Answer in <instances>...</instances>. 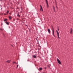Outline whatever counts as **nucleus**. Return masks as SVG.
<instances>
[{
	"instance_id": "obj_6",
	"label": "nucleus",
	"mask_w": 73,
	"mask_h": 73,
	"mask_svg": "<svg viewBox=\"0 0 73 73\" xmlns=\"http://www.w3.org/2000/svg\"><path fill=\"white\" fill-rule=\"evenodd\" d=\"M47 31L49 34H50V29H48Z\"/></svg>"
},
{
	"instance_id": "obj_23",
	"label": "nucleus",
	"mask_w": 73,
	"mask_h": 73,
	"mask_svg": "<svg viewBox=\"0 0 73 73\" xmlns=\"http://www.w3.org/2000/svg\"><path fill=\"white\" fill-rule=\"evenodd\" d=\"M4 15H7V14H5V13H4Z\"/></svg>"
},
{
	"instance_id": "obj_40",
	"label": "nucleus",
	"mask_w": 73,
	"mask_h": 73,
	"mask_svg": "<svg viewBox=\"0 0 73 73\" xmlns=\"http://www.w3.org/2000/svg\"><path fill=\"white\" fill-rule=\"evenodd\" d=\"M60 0V1H61V0Z\"/></svg>"
},
{
	"instance_id": "obj_22",
	"label": "nucleus",
	"mask_w": 73,
	"mask_h": 73,
	"mask_svg": "<svg viewBox=\"0 0 73 73\" xmlns=\"http://www.w3.org/2000/svg\"><path fill=\"white\" fill-rule=\"evenodd\" d=\"M59 31V28L58 27L57 29Z\"/></svg>"
},
{
	"instance_id": "obj_35",
	"label": "nucleus",
	"mask_w": 73,
	"mask_h": 73,
	"mask_svg": "<svg viewBox=\"0 0 73 73\" xmlns=\"http://www.w3.org/2000/svg\"><path fill=\"white\" fill-rule=\"evenodd\" d=\"M56 7L57 8V6H56Z\"/></svg>"
},
{
	"instance_id": "obj_28",
	"label": "nucleus",
	"mask_w": 73,
	"mask_h": 73,
	"mask_svg": "<svg viewBox=\"0 0 73 73\" xmlns=\"http://www.w3.org/2000/svg\"><path fill=\"white\" fill-rule=\"evenodd\" d=\"M17 3H18L19 4H20V3H19V2H18Z\"/></svg>"
},
{
	"instance_id": "obj_21",
	"label": "nucleus",
	"mask_w": 73,
	"mask_h": 73,
	"mask_svg": "<svg viewBox=\"0 0 73 73\" xmlns=\"http://www.w3.org/2000/svg\"><path fill=\"white\" fill-rule=\"evenodd\" d=\"M21 10H23V8H22V7H21Z\"/></svg>"
},
{
	"instance_id": "obj_12",
	"label": "nucleus",
	"mask_w": 73,
	"mask_h": 73,
	"mask_svg": "<svg viewBox=\"0 0 73 73\" xmlns=\"http://www.w3.org/2000/svg\"><path fill=\"white\" fill-rule=\"evenodd\" d=\"M39 70H42V68H39Z\"/></svg>"
},
{
	"instance_id": "obj_26",
	"label": "nucleus",
	"mask_w": 73,
	"mask_h": 73,
	"mask_svg": "<svg viewBox=\"0 0 73 73\" xmlns=\"http://www.w3.org/2000/svg\"><path fill=\"white\" fill-rule=\"evenodd\" d=\"M3 0H0V1H3Z\"/></svg>"
},
{
	"instance_id": "obj_13",
	"label": "nucleus",
	"mask_w": 73,
	"mask_h": 73,
	"mask_svg": "<svg viewBox=\"0 0 73 73\" xmlns=\"http://www.w3.org/2000/svg\"><path fill=\"white\" fill-rule=\"evenodd\" d=\"M54 33H52V35H53V36L55 37L56 36H55L54 35Z\"/></svg>"
},
{
	"instance_id": "obj_19",
	"label": "nucleus",
	"mask_w": 73,
	"mask_h": 73,
	"mask_svg": "<svg viewBox=\"0 0 73 73\" xmlns=\"http://www.w3.org/2000/svg\"><path fill=\"white\" fill-rule=\"evenodd\" d=\"M0 30L1 31H3V29H1V28H0Z\"/></svg>"
},
{
	"instance_id": "obj_4",
	"label": "nucleus",
	"mask_w": 73,
	"mask_h": 73,
	"mask_svg": "<svg viewBox=\"0 0 73 73\" xmlns=\"http://www.w3.org/2000/svg\"><path fill=\"white\" fill-rule=\"evenodd\" d=\"M40 11H42L43 12V9H42V6H41V5H40Z\"/></svg>"
},
{
	"instance_id": "obj_30",
	"label": "nucleus",
	"mask_w": 73,
	"mask_h": 73,
	"mask_svg": "<svg viewBox=\"0 0 73 73\" xmlns=\"http://www.w3.org/2000/svg\"><path fill=\"white\" fill-rule=\"evenodd\" d=\"M48 67L49 68H50V66L48 65Z\"/></svg>"
},
{
	"instance_id": "obj_1",
	"label": "nucleus",
	"mask_w": 73,
	"mask_h": 73,
	"mask_svg": "<svg viewBox=\"0 0 73 73\" xmlns=\"http://www.w3.org/2000/svg\"><path fill=\"white\" fill-rule=\"evenodd\" d=\"M57 61L58 62V64H60V65H61V61L58 58H57Z\"/></svg>"
},
{
	"instance_id": "obj_20",
	"label": "nucleus",
	"mask_w": 73,
	"mask_h": 73,
	"mask_svg": "<svg viewBox=\"0 0 73 73\" xmlns=\"http://www.w3.org/2000/svg\"><path fill=\"white\" fill-rule=\"evenodd\" d=\"M18 66H19V65H17V68Z\"/></svg>"
},
{
	"instance_id": "obj_29",
	"label": "nucleus",
	"mask_w": 73,
	"mask_h": 73,
	"mask_svg": "<svg viewBox=\"0 0 73 73\" xmlns=\"http://www.w3.org/2000/svg\"><path fill=\"white\" fill-rule=\"evenodd\" d=\"M28 29H29V30H30V29L29 28H28Z\"/></svg>"
},
{
	"instance_id": "obj_15",
	"label": "nucleus",
	"mask_w": 73,
	"mask_h": 73,
	"mask_svg": "<svg viewBox=\"0 0 73 73\" xmlns=\"http://www.w3.org/2000/svg\"><path fill=\"white\" fill-rule=\"evenodd\" d=\"M6 13L7 14H8V13H9V11H8V10L7 11Z\"/></svg>"
},
{
	"instance_id": "obj_24",
	"label": "nucleus",
	"mask_w": 73,
	"mask_h": 73,
	"mask_svg": "<svg viewBox=\"0 0 73 73\" xmlns=\"http://www.w3.org/2000/svg\"><path fill=\"white\" fill-rule=\"evenodd\" d=\"M44 69H46V67H45Z\"/></svg>"
},
{
	"instance_id": "obj_14",
	"label": "nucleus",
	"mask_w": 73,
	"mask_h": 73,
	"mask_svg": "<svg viewBox=\"0 0 73 73\" xmlns=\"http://www.w3.org/2000/svg\"><path fill=\"white\" fill-rule=\"evenodd\" d=\"M52 29H53L52 30V33H54V29H53V28H52Z\"/></svg>"
},
{
	"instance_id": "obj_38",
	"label": "nucleus",
	"mask_w": 73,
	"mask_h": 73,
	"mask_svg": "<svg viewBox=\"0 0 73 73\" xmlns=\"http://www.w3.org/2000/svg\"><path fill=\"white\" fill-rule=\"evenodd\" d=\"M54 11L55 12H56V11H55H55Z\"/></svg>"
},
{
	"instance_id": "obj_18",
	"label": "nucleus",
	"mask_w": 73,
	"mask_h": 73,
	"mask_svg": "<svg viewBox=\"0 0 73 73\" xmlns=\"http://www.w3.org/2000/svg\"><path fill=\"white\" fill-rule=\"evenodd\" d=\"M53 9H54V11H55V9L54 8V7L53 6Z\"/></svg>"
},
{
	"instance_id": "obj_33",
	"label": "nucleus",
	"mask_w": 73,
	"mask_h": 73,
	"mask_svg": "<svg viewBox=\"0 0 73 73\" xmlns=\"http://www.w3.org/2000/svg\"><path fill=\"white\" fill-rule=\"evenodd\" d=\"M29 32H31V31L30 30H29Z\"/></svg>"
},
{
	"instance_id": "obj_11",
	"label": "nucleus",
	"mask_w": 73,
	"mask_h": 73,
	"mask_svg": "<svg viewBox=\"0 0 73 73\" xmlns=\"http://www.w3.org/2000/svg\"><path fill=\"white\" fill-rule=\"evenodd\" d=\"M9 20H11V19H12V17L11 16H9Z\"/></svg>"
},
{
	"instance_id": "obj_7",
	"label": "nucleus",
	"mask_w": 73,
	"mask_h": 73,
	"mask_svg": "<svg viewBox=\"0 0 73 73\" xmlns=\"http://www.w3.org/2000/svg\"><path fill=\"white\" fill-rule=\"evenodd\" d=\"M5 23H6V24H7V25H9V23L8 22H7V21L5 22Z\"/></svg>"
},
{
	"instance_id": "obj_34",
	"label": "nucleus",
	"mask_w": 73,
	"mask_h": 73,
	"mask_svg": "<svg viewBox=\"0 0 73 73\" xmlns=\"http://www.w3.org/2000/svg\"><path fill=\"white\" fill-rule=\"evenodd\" d=\"M3 9V8H1V10H2Z\"/></svg>"
},
{
	"instance_id": "obj_16",
	"label": "nucleus",
	"mask_w": 73,
	"mask_h": 73,
	"mask_svg": "<svg viewBox=\"0 0 73 73\" xmlns=\"http://www.w3.org/2000/svg\"><path fill=\"white\" fill-rule=\"evenodd\" d=\"M17 16L19 17H20V15L19 14H18L17 15Z\"/></svg>"
},
{
	"instance_id": "obj_10",
	"label": "nucleus",
	"mask_w": 73,
	"mask_h": 73,
	"mask_svg": "<svg viewBox=\"0 0 73 73\" xmlns=\"http://www.w3.org/2000/svg\"><path fill=\"white\" fill-rule=\"evenodd\" d=\"M7 20H8V19H4V21H5V22H6Z\"/></svg>"
},
{
	"instance_id": "obj_2",
	"label": "nucleus",
	"mask_w": 73,
	"mask_h": 73,
	"mask_svg": "<svg viewBox=\"0 0 73 73\" xmlns=\"http://www.w3.org/2000/svg\"><path fill=\"white\" fill-rule=\"evenodd\" d=\"M56 32L57 33L58 38H61L59 37V33H58L57 30H56Z\"/></svg>"
},
{
	"instance_id": "obj_9",
	"label": "nucleus",
	"mask_w": 73,
	"mask_h": 73,
	"mask_svg": "<svg viewBox=\"0 0 73 73\" xmlns=\"http://www.w3.org/2000/svg\"><path fill=\"white\" fill-rule=\"evenodd\" d=\"M11 62V60H7V61L6 62H7L8 63H9Z\"/></svg>"
},
{
	"instance_id": "obj_39",
	"label": "nucleus",
	"mask_w": 73,
	"mask_h": 73,
	"mask_svg": "<svg viewBox=\"0 0 73 73\" xmlns=\"http://www.w3.org/2000/svg\"><path fill=\"white\" fill-rule=\"evenodd\" d=\"M2 15H3V13L2 14Z\"/></svg>"
},
{
	"instance_id": "obj_36",
	"label": "nucleus",
	"mask_w": 73,
	"mask_h": 73,
	"mask_svg": "<svg viewBox=\"0 0 73 73\" xmlns=\"http://www.w3.org/2000/svg\"><path fill=\"white\" fill-rule=\"evenodd\" d=\"M38 38V37H36V38Z\"/></svg>"
},
{
	"instance_id": "obj_37",
	"label": "nucleus",
	"mask_w": 73,
	"mask_h": 73,
	"mask_svg": "<svg viewBox=\"0 0 73 73\" xmlns=\"http://www.w3.org/2000/svg\"><path fill=\"white\" fill-rule=\"evenodd\" d=\"M16 64H18V63H16Z\"/></svg>"
},
{
	"instance_id": "obj_25",
	"label": "nucleus",
	"mask_w": 73,
	"mask_h": 73,
	"mask_svg": "<svg viewBox=\"0 0 73 73\" xmlns=\"http://www.w3.org/2000/svg\"><path fill=\"white\" fill-rule=\"evenodd\" d=\"M25 26H26L27 27H28V25H25Z\"/></svg>"
},
{
	"instance_id": "obj_17",
	"label": "nucleus",
	"mask_w": 73,
	"mask_h": 73,
	"mask_svg": "<svg viewBox=\"0 0 73 73\" xmlns=\"http://www.w3.org/2000/svg\"><path fill=\"white\" fill-rule=\"evenodd\" d=\"M13 64H16V62H13Z\"/></svg>"
},
{
	"instance_id": "obj_5",
	"label": "nucleus",
	"mask_w": 73,
	"mask_h": 73,
	"mask_svg": "<svg viewBox=\"0 0 73 73\" xmlns=\"http://www.w3.org/2000/svg\"><path fill=\"white\" fill-rule=\"evenodd\" d=\"M46 2L47 4V7H49V5H48V1L47 0H46Z\"/></svg>"
},
{
	"instance_id": "obj_31",
	"label": "nucleus",
	"mask_w": 73,
	"mask_h": 73,
	"mask_svg": "<svg viewBox=\"0 0 73 73\" xmlns=\"http://www.w3.org/2000/svg\"><path fill=\"white\" fill-rule=\"evenodd\" d=\"M36 40H37V41H38V40H37V38H36Z\"/></svg>"
},
{
	"instance_id": "obj_8",
	"label": "nucleus",
	"mask_w": 73,
	"mask_h": 73,
	"mask_svg": "<svg viewBox=\"0 0 73 73\" xmlns=\"http://www.w3.org/2000/svg\"><path fill=\"white\" fill-rule=\"evenodd\" d=\"M33 58H36L37 57V56L36 55H33Z\"/></svg>"
},
{
	"instance_id": "obj_27",
	"label": "nucleus",
	"mask_w": 73,
	"mask_h": 73,
	"mask_svg": "<svg viewBox=\"0 0 73 73\" xmlns=\"http://www.w3.org/2000/svg\"><path fill=\"white\" fill-rule=\"evenodd\" d=\"M9 14L10 15H11V13H9Z\"/></svg>"
},
{
	"instance_id": "obj_32",
	"label": "nucleus",
	"mask_w": 73,
	"mask_h": 73,
	"mask_svg": "<svg viewBox=\"0 0 73 73\" xmlns=\"http://www.w3.org/2000/svg\"><path fill=\"white\" fill-rule=\"evenodd\" d=\"M13 21H15V19H13Z\"/></svg>"
},
{
	"instance_id": "obj_3",
	"label": "nucleus",
	"mask_w": 73,
	"mask_h": 73,
	"mask_svg": "<svg viewBox=\"0 0 73 73\" xmlns=\"http://www.w3.org/2000/svg\"><path fill=\"white\" fill-rule=\"evenodd\" d=\"M72 32H73V29H72V28H71L70 33V34H72Z\"/></svg>"
}]
</instances>
